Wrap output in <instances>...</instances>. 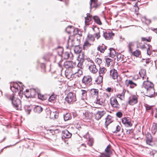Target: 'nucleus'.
<instances>
[{
	"instance_id": "1",
	"label": "nucleus",
	"mask_w": 157,
	"mask_h": 157,
	"mask_svg": "<svg viewBox=\"0 0 157 157\" xmlns=\"http://www.w3.org/2000/svg\"><path fill=\"white\" fill-rule=\"evenodd\" d=\"M9 99L12 101L13 107L17 110H21V101L19 99L14 97V94H12L10 96Z\"/></svg>"
},
{
	"instance_id": "2",
	"label": "nucleus",
	"mask_w": 157,
	"mask_h": 157,
	"mask_svg": "<svg viewBox=\"0 0 157 157\" xmlns=\"http://www.w3.org/2000/svg\"><path fill=\"white\" fill-rule=\"evenodd\" d=\"M65 100L68 103L72 104L76 100L75 94L72 92L69 93L66 97Z\"/></svg>"
},
{
	"instance_id": "3",
	"label": "nucleus",
	"mask_w": 157,
	"mask_h": 157,
	"mask_svg": "<svg viewBox=\"0 0 157 157\" xmlns=\"http://www.w3.org/2000/svg\"><path fill=\"white\" fill-rule=\"evenodd\" d=\"M92 78L90 76L87 75L84 76L82 80V82L85 85L90 86L92 84Z\"/></svg>"
},
{
	"instance_id": "4",
	"label": "nucleus",
	"mask_w": 157,
	"mask_h": 157,
	"mask_svg": "<svg viewBox=\"0 0 157 157\" xmlns=\"http://www.w3.org/2000/svg\"><path fill=\"white\" fill-rule=\"evenodd\" d=\"M110 103L111 106L116 109H119L120 105L118 103L116 98L114 97H112L110 99Z\"/></svg>"
},
{
	"instance_id": "5",
	"label": "nucleus",
	"mask_w": 157,
	"mask_h": 157,
	"mask_svg": "<svg viewBox=\"0 0 157 157\" xmlns=\"http://www.w3.org/2000/svg\"><path fill=\"white\" fill-rule=\"evenodd\" d=\"M146 80L143 82L142 86V88H145L146 90L153 87V84L152 82L148 81V80Z\"/></svg>"
},
{
	"instance_id": "6",
	"label": "nucleus",
	"mask_w": 157,
	"mask_h": 157,
	"mask_svg": "<svg viewBox=\"0 0 157 157\" xmlns=\"http://www.w3.org/2000/svg\"><path fill=\"white\" fill-rule=\"evenodd\" d=\"M75 42H77V44L74 45L75 48H74V51L75 53L79 54L82 52H81L82 48L79 46L80 43V40L77 39Z\"/></svg>"
},
{
	"instance_id": "7",
	"label": "nucleus",
	"mask_w": 157,
	"mask_h": 157,
	"mask_svg": "<svg viewBox=\"0 0 157 157\" xmlns=\"http://www.w3.org/2000/svg\"><path fill=\"white\" fill-rule=\"evenodd\" d=\"M20 89V91L21 92L23 89V88H20V86L18 85L17 83H13V84H11L10 86L11 90L13 91L17 92Z\"/></svg>"
},
{
	"instance_id": "8",
	"label": "nucleus",
	"mask_w": 157,
	"mask_h": 157,
	"mask_svg": "<svg viewBox=\"0 0 157 157\" xmlns=\"http://www.w3.org/2000/svg\"><path fill=\"white\" fill-rule=\"evenodd\" d=\"M103 36L106 40H110L114 36V34L112 32L103 31Z\"/></svg>"
},
{
	"instance_id": "9",
	"label": "nucleus",
	"mask_w": 157,
	"mask_h": 157,
	"mask_svg": "<svg viewBox=\"0 0 157 157\" xmlns=\"http://www.w3.org/2000/svg\"><path fill=\"white\" fill-rule=\"evenodd\" d=\"M49 60V58L47 56H44L42 58L40 59L38 61V63L40 64L41 68L44 70V71L45 72V66L44 63L42 62L43 60L47 61Z\"/></svg>"
},
{
	"instance_id": "10",
	"label": "nucleus",
	"mask_w": 157,
	"mask_h": 157,
	"mask_svg": "<svg viewBox=\"0 0 157 157\" xmlns=\"http://www.w3.org/2000/svg\"><path fill=\"white\" fill-rule=\"evenodd\" d=\"M71 133L69 132L67 130H63L62 132V139L69 138L71 137Z\"/></svg>"
},
{
	"instance_id": "11",
	"label": "nucleus",
	"mask_w": 157,
	"mask_h": 157,
	"mask_svg": "<svg viewBox=\"0 0 157 157\" xmlns=\"http://www.w3.org/2000/svg\"><path fill=\"white\" fill-rule=\"evenodd\" d=\"M88 69L93 74L96 73L98 71V69L96 68V66L94 64V63H92V64L89 65Z\"/></svg>"
},
{
	"instance_id": "12",
	"label": "nucleus",
	"mask_w": 157,
	"mask_h": 157,
	"mask_svg": "<svg viewBox=\"0 0 157 157\" xmlns=\"http://www.w3.org/2000/svg\"><path fill=\"white\" fill-rule=\"evenodd\" d=\"M125 84L127 86H129L132 88H133L137 85L136 84L133 82L132 80L128 79L126 80Z\"/></svg>"
},
{
	"instance_id": "13",
	"label": "nucleus",
	"mask_w": 157,
	"mask_h": 157,
	"mask_svg": "<svg viewBox=\"0 0 157 157\" xmlns=\"http://www.w3.org/2000/svg\"><path fill=\"white\" fill-rule=\"evenodd\" d=\"M110 75L114 79L117 78L118 76V73L117 71L115 69H113L110 71Z\"/></svg>"
},
{
	"instance_id": "14",
	"label": "nucleus",
	"mask_w": 157,
	"mask_h": 157,
	"mask_svg": "<svg viewBox=\"0 0 157 157\" xmlns=\"http://www.w3.org/2000/svg\"><path fill=\"white\" fill-rule=\"evenodd\" d=\"M122 122L126 126L128 127L132 126V124L129 119H128L126 117H124L122 119Z\"/></svg>"
},
{
	"instance_id": "15",
	"label": "nucleus",
	"mask_w": 157,
	"mask_h": 157,
	"mask_svg": "<svg viewBox=\"0 0 157 157\" xmlns=\"http://www.w3.org/2000/svg\"><path fill=\"white\" fill-rule=\"evenodd\" d=\"M139 74L140 76L142 78L143 80L145 79L146 80L148 79V77L146 75V70L144 69H142L139 71Z\"/></svg>"
},
{
	"instance_id": "16",
	"label": "nucleus",
	"mask_w": 157,
	"mask_h": 157,
	"mask_svg": "<svg viewBox=\"0 0 157 157\" xmlns=\"http://www.w3.org/2000/svg\"><path fill=\"white\" fill-rule=\"evenodd\" d=\"M147 91V96L150 97H153V95H155V90L153 87L151 88L150 89H148L146 90Z\"/></svg>"
},
{
	"instance_id": "17",
	"label": "nucleus",
	"mask_w": 157,
	"mask_h": 157,
	"mask_svg": "<svg viewBox=\"0 0 157 157\" xmlns=\"http://www.w3.org/2000/svg\"><path fill=\"white\" fill-rule=\"evenodd\" d=\"M73 56L72 54L70 52L69 53L68 52H66L62 54L61 56L62 58L65 59H67L70 58L71 59H72Z\"/></svg>"
},
{
	"instance_id": "18",
	"label": "nucleus",
	"mask_w": 157,
	"mask_h": 157,
	"mask_svg": "<svg viewBox=\"0 0 157 157\" xmlns=\"http://www.w3.org/2000/svg\"><path fill=\"white\" fill-rule=\"evenodd\" d=\"M75 63L72 61H67L64 62V65L66 68H72Z\"/></svg>"
},
{
	"instance_id": "19",
	"label": "nucleus",
	"mask_w": 157,
	"mask_h": 157,
	"mask_svg": "<svg viewBox=\"0 0 157 157\" xmlns=\"http://www.w3.org/2000/svg\"><path fill=\"white\" fill-rule=\"evenodd\" d=\"M105 112L104 111H98L95 115V118L97 120H99L105 114Z\"/></svg>"
},
{
	"instance_id": "20",
	"label": "nucleus",
	"mask_w": 157,
	"mask_h": 157,
	"mask_svg": "<svg viewBox=\"0 0 157 157\" xmlns=\"http://www.w3.org/2000/svg\"><path fill=\"white\" fill-rule=\"evenodd\" d=\"M137 102V98L136 96L133 95L129 101V104L132 105H133Z\"/></svg>"
},
{
	"instance_id": "21",
	"label": "nucleus",
	"mask_w": 157,
	"mask_h": 157,
	"mask_svg": "<svg viewBox=\"0 0 157 157\" xmlns=\"http://www.w3.org/2000/svg\"><path fill=\"white\" fill-rule=\"evenodd\" d=\"M97 6V0H90V10L92 8H96Z\"/></svg>"
},
{
	"instance_id": "22",
	"label": "nucleus",
	"mask_w": 157,
	"mask_h": 157,
	"mask_svg": "<svg viewBox=\"0 0 157 157\" xmlns=\"http://www.w3.org/2000/svg\"><path fill=\"white\" fill-rule=\"evenodd\" d=\"M66 31L68 33H71L72 32H75V31H77V29H74L71 26H68L66 29Z\"/></svg>"
},
{
	"instance_id": "23",
	"label": "nucleus",
	"mask_w": 157,
	"mask_h": 157,
	"mask_svg": "<svg viewBox=\"0 0 157 157\" xmlns=\"http://www.w3.org/2000/svg\"><path fill=\"white\" fill-rule=\"evenodd\" d=\"M107 47L103 44L99 46L97 48V50L101 53H104L105 50L107 49Z\"/></svg>"
},
{
	"instance_id": "24",
	"label": "nucleus",
	"mask_w": 157,
	"mask_h": 157,
	"mask_svg": "<svg viewBox=\"0 0 157 157\" xmlns=\"http://www.w3.org/2000/svg\"><path fill=\"white\" fill-rule=\"evenodd\" d=\"M105 101V99L104 98H103L101 97L99 98L98 97L97 98V100L94 102L96 104H99V105H102Z\"/></svg>"
},
{
	"instance_id": "25",
	"label": "nucleus",
	"mask_w": 157,
	"mask_h": 157,
	"mask_svg": "<svg viewBox=\"0 0 157 157\" xmlns=\"http://www.w3.org/2000/svg\"><path fill=\"white\" fill-rule=\"evenodd\" d=\"M30 97L32 98H36L37 94V91L36 89H30Z\"/></svg>"
},
{
	"instance_id": "26",
	"label": "nucleus",
	"mask_w": 157,
	"mask_h": 157,
	"mask_svg": "<svg viewBox=\"0 0 157 157\" xmlns=\"http://www.w3.org/2000/svg\"><path fill=\"white\" fill-rule=\"evenodd\" d=\"M111 118L112 117L109 115H108L107 117L105 118V124L106 127L109 124L112 122Z\"/></svg>"
},
{
	"instance_id": "27",
	"label": "nucleus",
	"mask_w": 157,
	"mask_h": 157,
	"mask_svg": "<svg viewBox=\"0 0 157 157\" xmlns=\"http://www.w3.org/2000/svg\"><path fill=\"white\" fill-rule=\"evenodd\" d=\"M33 111L35 113H40L43 111V108L41 106L37 105L34 108Z\"/></svg>"
},
{
	"instance_id": "28",
	"label": "nucleus",
	"mask_w": 157,
	"mask_h": 157,
	"mask_svg": "<svg viewBox=\"0 0 157 157\" xmlns=\"http://www.w3.org/2000/svg\"><path fill=\"white\" fill-rule=\"evenodd\" d=\"M98 90L95 89H92L90 90V92L92 96L95 97L98 94Z\"/></svg>"
},
{
	"instance_id": "29",
	"label": "nucleus",
	"mask_w": 157,
	"mask_h": 157,
	"mask_svg": "<svg viewBox=\"0 0 157 157\" xmlns=\"http://www.w3.org/2000/svg\"><path fill=\"white\" fill-rule=\"evenodd\" d=\"M103 77L102 75H100L97 77L95 80L94 84H99L102 82Z\"/></svg>"
},
{
	"instance_id": "30",
	"label": "nucleus",
	"mask_w": 157,
	"mask_h": 157,
	"mask_svg": "<svg viewBox=\"0 0 157 157\" xmlns=\"http://www.w3.org/2000/svg\"><path fill=\"white\" fill-rule=\"evenodd\" d=\"M87 16L86 17H85V23L86 25H87V23L89 22L90 21H91V20L92 19V16L89 13H87L86 14Z\"/></svg>"
},
{
	"instance_id": "31",
	"label": "nucleus",
	"mask_w": 157,
	"mask_h": 157,
	"mask_svg": "<svg viewBox=\"0 0 157 157\" xmlns=\"http://www.w3.org/2000/svg\"><path fill=\"white\" fill-rule=\"evenodd\" d=\"M78 60L79 61L84 62L85 59L84 53L83 52L80 53L78 55Z\"/></svg>"
},
{
	"instance_id": "32",
	"label": "nucleus",
	"mask_w": 157,
	"mask_h": 157,
	"mask_svg": "<svg viewBox=\"0 0 157 157\" xmlns=\"http://www.w3.org/2000/svg\"><path fill=\"white\" fill-rule=\"evenodd\" d=\"M56 49L58 55L61 56L63 54V48L62 47H58L56 48Z\"/></svg>"
},
{
	"instance_id": "33",
	"label": "nucleus",
	"mask_w": 157,
	"mask_h": 157,
	"mask_svg": "<svg viewBox=\"0 0 157 157\" xmlns=\"http://www.w3.org/2000/svg\"><path fill=\"white\" fill-rule=\"evenodd\" d=\"M107 71V69L104 67H100L98 71L99 74L100 75H103L106 73Z\"/></svg>"
},
{
	"instance_id": "34",
	"label": "nucleus",
	"mask_w": 157,
	"mask_h": 157,
	"mask_svg": "<svg viewBox=\"0 0 157 157\" xmlns=\"http://www.w3.org/2000/svg\"><path fill=\"white\" fill-rule=\"evenodd\" d=\"M92 45L90 43L88 40H86L84 42L83 45V48L84 49H86L88 48Z\"/></svg>"
},
{
	"instance_id": "35",
	"label": "nucleus",
	"mask_w": 157,
	"mask_h": 157,
	"mask_svg": "<svg viewBox=\"0 0 157 157\" xmlns=\"http://www.w3.org/2000/svg\"><path fill=\"white\" fill-rule=\"evenodd\" d=\"M63 118L65 121L70 120L71 118V114L70 113H67L63 115Z\"/></svg>"
},
{
	"instance_id": "36",
	"label": "nucleus",
	"mask_w": 157,
	"mask_h": 157,
	"mask_svg": "<svg viewBox=\"0 0 157 157\" xmlns=\"http://www.w3.org/2000/svg\"><path fill=\"white\" fill-rule=\"evenodd\" d=\"M151 141L152 138L151 135L148 133L147 135L146 143L147 144L150 145V143L151 142Z\"/></svg>"
},
{
	"instance_id": "37",
	"label": "nucleus",
	"mask_w": 157,
	"mask_h": 157,
	"mask_svg": "<svg viewBox=\"0 0 157 157\" xmlns=\"http://www.w3.org/2000/svg\"><path fill=\"white\" fill-rule=\"evenodd\" d=\"M93 18L94 20V21L97 24L99 25H101L102 24V23L98 17L96 16H94L93 17Z\"/></svg>"
},
{
	"instance_id": "38",
	"label": "nucleus",
	"mask_w": 157,
	"mask_h": 157,
	"mask_svg": "<svg viewBox=\"0 0 157 157\" xmlns=\"http://www.w3.org/2000/svg\"><path fill=\"white\" fill-rule=\"evenodd\" d=\"M37 97H38L39 99L42 100H45L46 99L44 95L41 94L39 91H37Z\"/></svg>"
},
{
	"instance_id": "39",
	"label": "nucleus",
	"mask_w": 157,
	"mask_h": 157,
	"mask_svg": "<svg viewBox=\"0 0 157 157\" xmlns=\"http://www.w3.org/2000/svg\"><path fill=\"white\" fill-rule=\"evenodd\" d=\"M93 114L92 112H86L85 113L84 115L86 118L91 119L92 117Z\"/></svg>"
},
{
	"instance_id": "40",
	"label": "nucleus",
	"mask_w": 157,
	"mask_h": 157,
	"mask_svg": "<svg viewBox=\"0 0 157 157\" xmlns=\"http://www.w3.org/2000/svg\"><path fill=\"white\" fill-rule=\"evenodd\" d=\"M132 54L136 56H138L140 54V51L139 50H136V51L131 53Z\"/></svg>"
},
{
	"instance_id": "41",
	"label": "nucleus",
	"mask_w": 157,
	"mask_h": 157,
	"mask_svg": "<svg viewBox=\"0 0 157 157\" xmlns=\"http://www.w3.org/2000/svg\"><path fill=\"white\" fill-rule=\"evenodd\" d=\"M57 95H56L54 94H52L49 98L48 100L50 102H52V101H53L55 98H56Z\"/></svg>"
},
{
	"instance_id": "42",
	"label": "nucleus",
	"mask_w": 157,
	"mask_h": 157,
	"mask_svg": "<svg viewBox=\"0 0 157 157\" xmlns=\"http://www.w3.org/2000/svg\"><path fill=\"white\" fill-rule=\"evenodd\" d=\"M133 46V42H131L129 43L128 45V48L129 53H132V48L131 47Z\"/></svg>"
},
{
	"instance_id": "43",
	"label": "nucleus",
	"mask_w": 157,
	"mask_h": 157,
	"mask_svg": "<svg viewBox=\"0 0 157 157\" xmlns=\"http://www.w3.org/2000/svg\"><path fill=\"white\" fill-rule=\"evenodd\" d=\"M112 61V60L109 58L107 57L105 58V62L108 66H109L110 65V63Z\"/></svg>"
},
{
	"instance_id": "44",
	"label": "nucleus",
	"mask_w": 157,
	"mask_h": 157,
	"mask_svg": "<svg viewBox=\"0 0 157 157\" xmlns=\"http://www.w3.org/2000/svg\"><path fill=\"white\" fill-rule=\"evenodd\" d=\"M82 72L81 70L78 69V71L77 72L75 73V75L76 76H77L78 77H79L80 75H82Z\"/></svg>"
},
{
	"instance_id": "45",
	"label": "nucleus",
	"mask_w": 157,
	"mask_h": 157,
	"mask_svg": "<svg viewBox=\"0 0 157 157\" xmlns=\"http://www.w3.org/2000/svg\"><path fill=\"white\" fill-rule=\"evenodd\" d=\"M117 59H119V60H123V56H122V55L120 53H117Z\"/></svg>"
},
{
	"instance_id": "46",
	"label": "nucleus",
	"mask_w": 157,
	"mask_h": 157,
	"mask_svg": "<svg viewBox=\"0 0 157 157\" xmlns=\"http://www.w3.org/2000/svg\"><path fill=\"white\" fill-rule=\"evenodd\" d=\"M95 61L99 65L101 64L102 62V60L101 59L98 58H97L95 59Z\"/></svg>"
},
{
	"instance_id": "47",
	"label": "nucleus",
	"mask_w": 157,
	"mask_h": 157,
	"mask_svg": "<svg viewBox=\"0 0 157 157\" xmlns=\"http://www.w3.org/2000/svg\"><path fill=\"white\" fill-rule=\"evenodd\" d=\"M120 129V127L119 125H117L116 127V130L114 131H113V132L114 133H116L117 132H119Z\"/></svg>"
},
{
	"instance_id": "48",
	"label": "nucleus",
	"mask_w": 157,
	"mask_h": 157,
	"mask_svg": "<svg viewBox=\"0 0 157 157\" xmlns=\"http://www.w3.org/2000/svg\"><path fill=\"white\" fill-rule=\"evenodd\" d=\"M75 126L77 128L79 129L80 128H81V126L79 122H77L75 124Z\"/></svg>"
},
{
	"instance_id": "49",
	"label": "nucleus",
	"mask_w": 157,
	"mask_h": 157,
	"mask_svg": "<svg viewBox=\"0 0 157 157\" xmlns=\"http://www.w3.org/2000/svg\"><path fill=\"white\" fill-rule=\"evenodd\" d=\"M83 61H79V63H78L77 66L78 67L80 68L81 69L83 67Z\"/></svg>"
},
{
	"instance_id": "50",
	"label": "nucleus",
	"mask_w": 157,
	"mask_h": 157,
	"mask_svg": "<svg viewBox=\"0 0 157 157\" xmlns=\"http://www.w3.org/2000/svg\"><path fill=\"white\" fill-rule=\"evenodd\" d=\"M152 130H155L156 131H157V124L154 123L153 124L152 128Z\"/></svg>"
},
{
	"instance_id": "51",
	"label": "nucleus",
	"mask_w": 157,
	"mask_h": 157,
	"mask_svg": "<svg viewBox=\"0 0 157 157\" xmlns=\"http://www.w3.org/2000/svg\"><path fill=\"white\" fill-rule=\"evenodd\" d=\"M116 115L117 117L121 118L122 117L123 114L121 112H118L116 113Z\"/></svg>"
},
{
	"instance_id": "52",
	"label": "nucleus",
	"mask_w": 157,
	"mask_h": 157,
	"mask_svg": "<svg viewBox=\"0 0 157 157\" xmlns=\"http://www.w3.org/2000/svg\"><path fill=\"white\" fill-rule=\"evenodd\" d=\"M111 146L110 145H109L105 149V151L106 152L108 153L110 151V148Z\"/></svg>"
},
{
	"instance_id": "53",
	"label": "nucleus",
	"mask_w": 157,
	"mask_h": 157,
	"mask_svg": "<svg viewBox=\"0 0 157 157\" xmlns=\"http://www.w3.org/2000/svg\"><path fill=\"white\" fill-rule=\"evenodd\" d=\"M82 94L83 96H86L87 91L86 90H81Z\"/></svg>"
},
{
	"instance_id": "54",
	"label": "nucleus",
	"mask_w": 157,
	"mask_h": 157,
	"mask_svg": "<svg viewBox=\"0 0 157 157\" xmlns=\"http://www.w3.org/2000/svg\"><path fill=\"white\" fill-rule=\"evenodd\" d=\"M100 36L99 32L95 34V37L97 39H98Z\"/></svg>"
},
{
	"instance_id": "55",
	"label": "nucleus",
	"mask_w": 157,
	"mask_h": 157,
	"mask_svg": "<svg viewBox=\"0 0 157 157\" xmlns=\"http://www.w3.org/2000/svg\"><path fill=\"white\" fill-rule=\"evenodd\" d=\"M132 129L127 130L126 131V133L127 134H131L132 132Z\"/></svg>"
},
{
	"instance_id": "56",
	"label": "nucleus",
	"mask_w": 157,
	"mask_h": 157,
	"mask_svg": "<svg viewBox=\"0 0 157 157\" xmlns=\"http://www.w3.org/2000/svg\"><path fill=\"white\" fill-rule=\"evenodd\" d=\"M31 111V109L30 108H28L26 109H25V111L27 113V114H29L30 113V112Z\"/></svg>"
},
{
	"instance_id": "57",
	"label": "nucleus",
	"mask_w": 157,
	"mask_h": 157,
	"mask_svg": "<svg viewBox=\"0 0 157 157\" xmlns=\"http://www.w3.org/2000/svg\"><path fill=\"white\" fill-rule=\"evenodd\" d=\"M146 23L147 24H149L151 23V21L150 20L147 19L145 18Z\"/></svg>"
},
{
	"instance_id": "58",
	"label": "nucleus",
	"mask_w": 157,
	"mask_h": 157,
	"mask_svg": "<svg viewBox=\"0 0 157 157\" xmlns=\"http://www.w3.org/2000/svg\"><path fill=\"white\" fill-rule=\"evenodd\" d=\"M146 109L147 110H150L151 109V106L147 105L145 106Z\"/></svg>"
},
{
	"instance_id": "59",
	"label": "nucleus",
	"mask_w": 157,
	"mask_h": 157,
	"mask_svg": "<svg viewBox=\"0 0 157 157\" xmlns=\"http://www.w3.org/2000/svg\"><path fill=\"white\" fill-rule=\"evenodd\" d=\"M88 144H89L90 146L93 145V143L92 141H91L90 139H89V142L88 143Z\"/></svg>"
},
{
	"instance_id": "60",
	"label": "nucleus",
	"mask_w": 157,
	"mask_h": 157,
	"mask_svg": "<svg viewBox=\"0 0 157 157\" xmlns=\"http://www.w3.org/2000/svg\"><path fill=\"white\" fill-rule=\"evenodd\" d=\"M76 39L75 40H74L72 41V46L75 47V46L74 45H75V44H77V43L76 42H75V41H76Z\"/></svg>"
},
{
	"instance_id": "61",
	"label": "nucleus",
	"mask_w": 157,
	"mask_h": 157,
	"mask_svg": "<svg viewBox=\"0 0 157 157\" xmlns=\"http://www.w3.org/2000/svg\"><path fill=\"white\" fill-rule=\"evenodd\" d=\"M86 60L88 62H90L91 64L92 63H94V62H93V61L90 59V58H87L86 59Z\"/></svg>"
},
{
	"instance_id": "62",
	"label": "nucleus",
	"mask_w": 157,
	"mask_h": 157,
	"mask_svg": "<svg viewBox=\"0 0 157 157\" xmlns=\"http://www.w3.org/2000/svg\"><path fill=\"white\" fill-rule=\"evenodd\" d=\"M150 51V48L149 47L147 48V54L148 55H150L151 54L150 52H149V51Z\"/></svg>"
},
{
	"instance_id": "63",
	"label": "nucleus",
	"mask_w": 157,
	"mask_h": 157,
	"mask_svg": "<svg viewBox=\"0 0 157 157\" xmlns=\"http://www.w3.org/2000/svg\"><path fill=\"white\" fill-rule=\"evenodd\" d=\"M105 96H106L107 98H109V97L110 95V93H106V94L105 93Z\"/></svg>"
},
{
	"instance_id": "64",
	"label": "nucleus",
	"mask_w": 157,
	"mask_h": 157,
	"mask_svg": "<svg viewBox=\"0 0 157 157\" xmlns=\"http://www.w3.org/2000/svg\"><path fill=\"white\" fill-rule=\"evenodd\" d=\"M112 89L111 87L108 88L106 89V90L109 92H110L111 91Z\"/></svg>"
}]
</instances>
